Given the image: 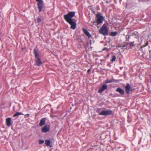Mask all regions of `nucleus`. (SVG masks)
Instances as JSON below:
<instances>
[{"label": "nucleus", "mask_w": 151, "mask_h": 151, "mask_svg": "<svg viewBox=\"0 0 151 151\" xmlns=\"http://www.w3.org/2000/svg\"><path fill=\"white\" fill-rule=\"evenodd\" d=\"M75 12L71 11L63 16L64 19L65 21L70 25V29L73 30L76 27V20L72 19L75 16Z\"/></svg>", "instance_id": "nucleus-1"}, {"label": "nucleus", "mask_w": 151, "mask_h": 151, "mask_svg": "<svg viewBox=\"0 0 151 151\" xmlns=\"http://www.w3.org/2000/svg\"><path fill=\"white\" fill-rule=\"evenodd\" d=\"M104 19V17L99 12L97 13L96 16V21L93 22L94 24H101L103 23V21Z\"/></svg>", "instance_id": "nucleus-2"}, {"label": "nucleus", "mask_w": 151, "mask_h": 151, "mask_svg": "<svg viewBox=\"0 0 151 151\" xmlns=\"http://www.w3.org/2000/svg\"><path fill=\"white\" fill-rule=\"evenodd\" d=\"M33 53L35 55V65L37 66H40L42 64V63L40 59L38 57L39 54L37 52L35 48L33 49Z\"/></svg>", "instance_id": "nucleus-3"}, {"label": "nucleus", "mask_w": 151, "mask_h": 151, "mask_svg": "<svg viewBox=\"0 0 151 151\" xmlns=\"http://www.w3.org/2000/svg\"><path fill=\"white\" fill-rule=\"evenodd\" d=\"M100 34H102L104 36H106L108 34V29L107 27L105 24H103L101 28L99 30Z\"/></svg>", "instance_id": "nucleus-4"}, {"label": "nucleus", "mask_w": 151, "mask_h": 151, "mask_svg": "<svg viewBox=\"0 0 151 151\" xmlns=\"http://www.w3.org/2000/svg\"><path fill=\"white\" fill-rule=\"evenodd\" d=\"M112 111L111 110H107L106 111H102L99 114V115L102 116H108L111 115L112 114Z\"/></svg>", "instance_id": "nucleus-5"}, {"label": "nucleus", "mask_w": 151, "mask_h": 151, "mask_svg": "<svg viewBox=\"0 0 151 151\" xmlns=\"http://www.w3.org/2000/svg\"><path fill=\"white\" fill-rule=\"evenodd\" d=\"M36 1L37 2V8L39 10V12H40L43 8V1L42 0H36Z\"/></svg>", "instance_id": "nucleus-6"}, {"label": "nucleus", "mask_w": 151, "mask_h": 151, "mask_svg": "<svg viewBox=\"0 0 151 151\" xmlns=\"http://www.w3.org/2000/svg\"><path fill=\"white\" fill-rule=\"evenodd\" d=\"M50 126L48 125H45L41 129L42 132H48L50 129Z\"/></svg>", "instance_id": "nucleus-7"}, {"label": "nucleus", "mask_w": 151, "mask_h": 151, "mask_svg": "<svg viewBox=\"0 0 151 151\" xmlns=\"http://www.w3.org/2000/svg\"><path fill=\"white\" fill-rule=\"evenodd\" d=\"M107 85L106 84H103L101 88H99V90L98 92L101 93L103 92L104 90L107 89Z\"/></svg>", "instance_id": "nucleus-8"}, {"label": "nucleus", "mask_w": 151, "mask_h": 151, "mask_svg": "<svg viewBox=\"0 0 151 151\" xmlns=\"http://www.w3.org/2000/svg\"><path fill=\"white\" fill-rule=\"evenodd\" d=\"M125 92L129 94L130 89L131 88V87L130 86L129 83H127V84L126 86L125 87Z\"/></svg>", "instance_id": "nucleus-9"}, {"label": "nucleus", "mask_w": 151, "mask_h": 151, "mask_svg": "<svg viewBox=\"0 0 151 151\" xmlns=\"http://www.w3.org/2000/svg\"><path fill=\"white\" fill-rule=\"evenodd\" d=\"M46 118H45L42 119L40 121L39 125L42 127L45 124L46 122Z\"/></svg>", "instance_id": "nucleus-10"}, {"label": "nucleus", "mask_w": 151, "mask_h": 151, "mask_svg": "<svg viewBox=\"0 0 151 151\" xmlns=\"http://www.w3.org/2000/svg\"><path fill=\"white\" fill-rule=\"evenodd\" d=\"M83 31L84 33L88 37V38L91 37V36L88 32L86 29H83Z\"/></svg>", "instance_id": "nucleus-11"}, {"label": "nucleus", "mask_w": 151, "mask_h": 151, "mask_svg": "<svg viewBox=\"0 0 151 151\" xmlns=\"http://www.w3.org/2000/svg\"><path fill=\"white\" fill-rule=\"evenodd\" d=\"M116 91L119 93L120 94L123 95L124 94V90L120 88H118L116 89Z\"/></svg>", "instance_id": "nucleus-12"}, {"label": "nucleus", "mask_w": 151, "mask_h": 151, "mask_svg": "<svg viewBox=\"0 0 151 151\" xmlns=\"http://www.w3.org/2000/svg\"><path fill=\"white\" fill-rule=\"evenodd\" d=\"M11 118H7L6 119V123L7 126L10 127L11 125Z\"/></svg>", "instance_id": "nucleus-13"}, {"label": "nucleus", "mask_w": 151, "mask_h": 151, "mask_svg": "<svg viewBox=\"0 0 151 151\" xmlns=\"http://www.w3.org/2000/svg\"><path fill=\"white\" fill-rule=\"evenodd\" d=\"M51 143L50 140V139H46L45 141V143L47 146H49L50 147H52V146L50 145Z\"/></svg>", "instance_id": "nucleus-14"}, {"label": "nucleus", "mask_w": 151, "mask_h": 151, "mask_svg": "<svg viewBox=\"0 0 151 151\" xmlns=\"http://www.w3.org/2000/svg\"><path fill=\"white\" fill-rule=\"evenodd\" d=\"M21 115H23V114L21 112H17L13 115V116L14 117H15Z\"/></svg>", "instance_id": "nucleus-15"}, {"label": "nucleus", "mask_w": 151, "mask_h": 151, "mask_svg": "<svg viewBox=\"0 0 151 151\" xmlns=\"http://www.w3.org/2000/svg\"><path fill=\"white\" fill-rule=\"evenodd\" d=\"M129 44L130 45V48H131L132 47H133V46H134L135 45L134 44V42L133 41L132 42H130L129 43H127V44Z\"/></svg>", "instance_id": "nucleus-16"}, {"label": "nucleus", "mask_w": 151, "mask_h": 151, "mask_svg": "<svg viewBox=\"0 0 151 151\" xmlns=\"http://www.w3.org/2000/svg\"><path fill=\"white\" fill-rule=\"evenodd\" d=\"M117 34V32H111V35L112 37H114L116 36Z\"/></svg>", "instance_id": "nucleus-17"}, {"label": "nucleus", "mask_w": 151, "mask_h": 151, "mask_svg": "<svg viewBox=\"0 0 151 151\" xmlns=\"http://www.w3.org/2000/svg\"><path fill=\"white\" fill-rule=\"evenodd\" d=\"M114 81H113V80H106L105 81V83H112L113 82H114Z\"/></svg>", "instance_id": "nucleus-18"}, {"label": "nucleus", "mask_w": 151, "mask_h": 151, "mask_svg": "<svg viewBox=\"0 0 151 151\" xmlns=\"http://www.w3.org/2000/svg\"><path fill=\"white\" fill-rule=\"evenodd\" d=\"M112 58L111 60V61L112 62L115 61L116 59V56L115 55L112 56Z\"/></svg>", "instance_id": "nucleus-19"}, {"label": "nucleus", "mask_w": 151, "mask_h": 151, "mask_svg": "<svg viewBox=\"0 0 151 151\" xmlns=\"http://www.w3.org/2000/svg\"><path fill=\"white\" fill-rule=\"evenodd\" d=\"M39 145L42 144V143H44V141L43 140H41L40 139L39 140Z\"/></svg>", "instance_id": "nucleus-20"}, {"label": "nucleus", "mask_w": 151, "mask_h": 151, "mask_svg": "<svg viewBox=\"0 0 151 151\" xmlns=\"http://www.w3.org/2000/svg\"><path fill=\"white\" fill-rule=\"evenodd\" d=\"M101 110V108H98L97 109L96 111L97 113H99H99H100L101 112L100 111Z\"/></svg>", "instance_id": "nucleus-21"}, {"label": "nucleus", "mask_w": 151, "mask_h": 151, "mask_svg": "<svg viewBox=\"0 0 151 151\" xmlns=\"http://www.w3.org/2000/svg\"><path fill=\"white\" fill-rule=\"evenodd\" d=\"M130 36L129 35H127L126 36V39L127 40V41H129V39H130Z\"/></svg>", "instance_id": "nucleus-22"}, {"label": "nucleus", "mask_w": 151, "mask_h": 151, "mask_svg": "<svg viewBox=\"0 0 151 151\" xmlns=\"http://www.w3.org/2000/svg\"><path fill=\"white\" fill-rule=\"evenodd\" d=\"M148 44V42H147L145 44V45H143V46H141V47H145V46H146Z\"/></svg>", "instance_id": "nucleus-23"}, {"label": "nucleus", "mask_w": 151, "mask_h": 151, "mask_svg": "<svg viewBox=\"0 0 151 151\" xmlns=\"http://www.w3.org/2000/svg\"><path fill=\"white\" fill-rule=\"evenodd\" d=\"M41 21V19L40 18H39L37 19V22L38 23H39Z\"/></svg>", "instance_id": "nucleus-24"}, {"label": "nucleus", "mask_w": 151, "mask_h": 151, "mask_svg": "<svg viewBox=\"0 0 151 151\" xmlns=\"http://www.w3.org/2000/svg\"><path fill=\"white\" fill-rule=\"evenodd\" d=\"M137 32H134L133 34V35H137ZM136 38H137V39H138V37L137 36Z\"/></svg>", "instance_id": "nucleus-25"}, {"label": "nucleus", "mask_w": 151, "mask_h": 151, "mask_svg": "<svg viewBox=\"0 0 151 151\" xmlns=\"http://www.w3.org/2000/svg\"><path fill=\"white\" fill-rule=\"evenodd\" d=\"M113 81H114V82H115V83H118L119 82V80H115L114 79H113Z\"/></svg>", "instance_id": "nucleus-26"}, {"label": "nucleus", "mask_w": 151, "mask_h": 151, "mask_svg": "<svg viewBox=\"0 0 151 151\" xmlns=\"http://www.w3.org/2000/svg\"><path fill=\"white\" fill-rule=\"evenodd\" d=\"M26 116H27V117H29V114H27L26 115H25L24 118H26Z\"/></svg>", "instance_id": "nucleus-27"}, {"label": "nucleus", "mask_w": 151, "mask_h": 151, "mask_svg": "<svg viewBox=\"0 0 151 151\" xmlns=\"http://www.w3.org/2000/svg\"><path fill=\"white\" fill-rule=\"evenodd\" d=\"M91 71V70L90 69H88L87 70L88 73H89Z\"/></svg>", "instance_id": "nucleus-28"}, {"label": "nucleus", "mask_w": 151, "mask_h": 151, "mask_svg": "<svg viewBox=\"0 0 151 151\" xmlns=\"http://www.w3.org/2000/svg\"><path fill=\"white\" fill-rule=\"evenodd\" d=\"M109 54H108L107 55V57L108 58V57H109Z\"/></svg>", "instance_id": "nucleus-29"}, {"label": "nucleus", "mask_w": 151, "mask_h": 151, "mask_svg": "<svg viewBox=\"0 0 151 151\" xmlns=\"http://www.w3.org/2000/svg\"><path fill=\"white\" fill-rule=\"evenodd\" d=\"M107 49V48H106L105 47L103 49V50H105V49Z\"/></svg>", "instance_id": "nucleus-30"}, {"label": "nucleus", "mask_w": 151, "mask_h": 151, "mask_svg": "<svg viewBox=\"0 0 151 151\" xmlns=\"http://www.w3.org/2000/svg\"><path fill=\"white\" fill-rule=\"evenodd\" d=\"M126 47V46L125 45H124V46H123V47Z\"/></svg>", "instance_id": "nucleus-31"}, {"label": "nucleus", "mask_w": 151, "mask_h": 151, "mask_svg": "<svg viewBox=\"0 0 151 151\" xmlns=\"http://www.w3.org/2000/svg\"><path fill=\"white\" fill-rule=\"evenodd\" d=\"M132 88L131 87V88L130 89V91H132Z\"/></svg>", "instance_id": "nucleus-32"}, {"label": "nucleus", "mask_w": 151, "mask_h": 151, "mask_svg": "<svg viewBox=\"0 0 151 151\" xmlns=\"http://www.w3.org/2000/svg\"><path fill=\"white\" fill-rule=\"evenodd\" d=\"M49 151H52V150L51 149H50L49 150Z\"/></svg>", "instance_id": "nucleus-33"}]
</instances>
